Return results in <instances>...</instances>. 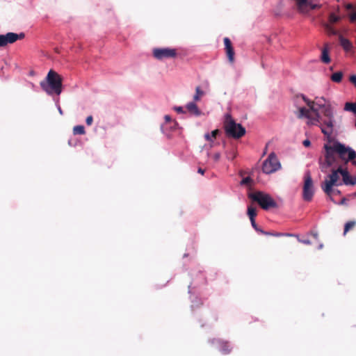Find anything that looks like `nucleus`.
I'll list each match as a JSON object with an SVG mask.
<instances>
[{"label": "nucleus", "mask_w": 356, "mask_h": 356, "mask_svg": "<svg viewBox=\"0 0 356 356\" xmlns=\"http://www.w3.org/2000/svg\"><path fill=\"white\" fill-rule=\"evenodd\" d=\"M335 191L333 193L332 196L335 194H339L340 191L339 190L334 189Z\"/></svg>", "instance_id": "41"}, {"label": "nucleus", "mask_w": 356, "mask_h": 356, "mask_svg": "<svg viewBox=\"0 0 356 356\" xmlns=\"http://www.w3.org/2000/svg\"><path fill=\"white\" fill-rule=\"evenodd\" d=\"M281 168V164L275 153H270L264 161L262 171L266 174H271Z\"/></svg>", "instance_id": "7"}, {"label": "nucleus", "mask_w": 356, "mask_h": 356, "mask_svg": "<svg viewBox=\"0 0 356 356\" xmlns=\"http://www.w3.org/2000/svg\"><path fill=\"white\" fill-rule=\"evenodd\" d=\"M174 127L173 128L175 129V127L178 126V124L176 121H173Z\"/></svg>", "instance_id": "43"}, {"label": "nucleus", "mask_w": 356, "mask_h": 356, "mask_svg": "<svg viewBox=\"0 0 356 356\" xmlns=\"http://www.w3.org/2000/svg\"><path fill=\"white\" fill-rule=\"evenodd\" d=\"M352 164H353V165L356 166V160H355V159H353V160H352Z\"/></svg>", "instance_id": "44"}, {"label": "nucleus", "mask_w": 356, "mask_h": 356, "mask_svg": "<svg viewBox=\"0 0 356 356\" xmlns=\"http://www.w3.org/2000/svg\"><path fill=\"white\" fill-rule=\"evenodd\" d=\"M62 77L55 71L51 70L45 81L40 82V87L48 95L53 93L59 95L62 92Z\"/></svg>", "instance_id": "4"}, {"label": "nucleus", "mask_w": 356, "mask_h": 356, "mask_svg": "<svg viewBox=\"0 0 356 356\" xmlns=\"http://www.w3.org/2000/svg\"><path fill=\"white\" fill-rule=\"evenodd\" d=\"M313 239H315V240L318 241L317 235L316 234H314V233H313Z\"/></svg>", "instance_id": "42"}, {"label": "nucleus", "mask_w": 356, "mask_h": 356, "mask_svg": "<svg viewBox=\"0 0 356 356\" xmlns=\"http://www.w3.org/2000/svg\"><path fill=\"white\" fill-rule=\"evenodd\" d=\"M322 169L324 171L328 170L331 171V174L327 177L328 179H326L322 184V188L326 195L332 200V194L335 191L332 187L342 185L343 183V172L348 170L341 166V164L327 165L325 161L322 163Z\"/></svg>", "instance_id": "3"}, {"label": "nucleus", "mask_w": 356, "mask_h": 356, "mask_svg": "<svg viewBox=\"0 0 356 356\" xmlns=\"http://www.w3.org/2000/svg\"><path fill=\"white\" fill-rule=\"evenodd\" d=\"M25 37L24 33L19 34L9 32L5 35H0V47H3L8 44H13L18 40H22Z\"/></svg>", "instance_id": "10"}, {"label": "nucleus", "mask_w": 356, "mask_h": 356, "mask_svg": "<svg viewBox=\"0 0 356 356\" xmlns=\"http://www.w3.org/2000/svg\"><path fill=\"white\" fill-rule=\"evenodd\" d=\"M236 156V152L232 149L227 153V158L229 160H233Z\"/></svg>", "instance_id": "28"}, {"label": "nucleus", "mask_w": 356, "mask_h": 356, "mask_svg": "<svg viewBox=\"0 0 356 356\" xmlns=\"http://www.w3.org/2000/svg\"><path fill=\"white\" fill-rule=\"evenodd\" d=\"M302 144L305 147H309L311 144V142H310L309 139L307 138L302 142Z\"/></svg>", "instance_id": "35"}, {"label": "nucleus", "mask_w": 356, "mask_h": 356, "mask_svg": "<svg viewBox=\"0 0 356 356\" xmlns=\"http://www.w3.org/2000/svg\"><path fill=\"white\" fill-rule=\"evenodd\" d=\"M248 215L250 218V220L255 218V217L257 216L256 209L254 207H253L252 206H249L248 207Z\"/></svg>", "instance_id": "23"}, {"label": "nucleus", "mask_w": 356, "mask_h": 356, "mask_svg": "<svg viewBox=\"0 0 356 356\" xmlns=\"http://www.w3.org/2000/svg\"><path fill=\"white\" fill-rule=\"evenodd\" d=\"M355 225H356V222L353 221V220L348 221V222H346L344 226L343 234H346L349 230L353 229L355 226Z\"/></svg>", "instance_id": "24"}, {"label": "nucleus", "mask_w": 356, "mask_h": 356, "mask_svg": "<svg viewBox=\"0 0 356 356\" xmlns=\"http://www.w3.org/2000/svg\"><path fill=\"white\" fill-rule=\"evenodd\" d=\"M344 200H345V199H343L341 201V203H344Z\"/></svg>", "instance_id": "46"}, {"label": "nucleus", "mask_w": 356, "mask_h": 356, "mask_svg": "<svg viewBox=\"0 0 356 356\" xmlns=\"http://www.w3.org/2000/svg\"><path fill=\"white\" fill-rule=\"evenodd\" d=\"M346 8L347 10H352V9H353V8H354V7H353V4H351V3H348V4H346Z\"/></svg>", "instance_id": "38"}, {"label": "nucleus", "mask_w": 356, "mask_h": 356, "mask_svg": "<svg viewBox=\"0 0 356 356\" xmlns=\"http://www.w3.org/2000/svg\"><path fill=\"white\" fill-rule=\"evenodd\" d=\"M325 29H326L327 32L330 35H337V31L329 24L326 25Z\"/></svg>", "instance_id": "27"}, {"label": "nucleus", "mask_w": 356, "mask_h": 356, "mask_svg": "<svg viewBox=\"0 0 356 356\" xmlns=\"http://www.w3.org/2000/svg\"><path fill=\"white\" fill-rule=\"evenodd\" d=\"M164 118H165V122H167V123L172 122V119H171L170 116L168 115H165Z\"/></svg>", "instance_id": "36"}, {"label": "nucleus", "mask_w": 356, "mask_h": 356, "mask_svg": "<svg viewBox=\"0 0 356 356\" xmlns=\"http://www.w3.org/2000/svg\"><path fill=\"white\" fill-rule=\"evenodd\" d=\"M340 20V17L334 13H331L329 17V22L331 24L337 23Z\"/></svg>", "instance_id": "26"}, {"label": "nucleus", "mask_w": 356, "mask_h": 356, "mask_svg": "<svg viewBox=\"0 0 356 356\" xmlns=\"http://www.w3.org/2000/svg\"><path fill=\"white\" fill-rule=\"evenodd\" d=\"M224 127L227 136L235 139L245 134V129L241 124L236 123L229 115L226 116Z\"/></svg>", "instance_id": "6"}, {"label": "nucleus", "mask_w": 356, "mask_h": 356, "mask_svg": "<svg viewBox=\"0 0 356 356\" xmlns=\"http://www.w3.org/2000/svg\"><path fill=\"white\" fill-rule=\"evenodd\" d=\"M325 161L327 165L341 164L343 167L348 162L356 159V152L350 147L339 142L332 145H325Z\"/></svg>", "instance_id": "2"}, {"label": "nucleus", "mask_w": 356, "mask_h": 356, "mask_svg": "<svg viewBox=\"0 0 356 356\" xmlns=\"http://www.w3.org/2000/svg\"><path fill=\"white\" fill-rule=\"evenodd\" d=\"M343 78V73L341 72H337L333 73L331 76L330 79L335 83H340Z\"/></svg>", "instance_id": "20"}, {"label": "nucleus", "mask_w": 356, "mask_h": 356, "mask_svg": "<svg viewBox=\"0 0 356 356\" xmlns=\"http://www.w3.org/2000/svg\"><path fill=\"white\" fill-rule=\"evenodd\" d=\"M332 117V112L326 99L324 97H316L313 100V125L318 126L329 140L333 132Z\"/></svg>", "instance_id": "1"}, {"label": "nucleus", "mask_w": 356, "mask_h": 356, "mask_svg": "<svg viewBox=\"0 0 356 356\" xmlns=\"http://www.w3.org/2000/svg\"><path fill=\"white\" fill-rule=\"evenodd\" d=\"M321 60L323 63H329L330 62V57L329 55L328 44H325L324 47L321 49Z\"/></svg>", "instance_id": "16"}, {"label": "nucleus", "mask_w": 356, "mask_h": 356, "mask_svg": "<svg viewBox=\"0 0 356 356\" xmlns=\"http://www.w3.org/2000/svg\"><path fill=\"white\" fill-rule=\"evenodd\" d=\"M349 81L351 83H353L356 88V74H352L349 77Z\"/></svg>", "instance_id": "30"}, {"label": "nucleus", "mask_w": 356, "mask_h": 356, "mask_svg": "<svg viewBox=\"0 0 356 356\" xmlns=\"http://www.w3.org/2000/svg\"><path fill=\"white\" fill-rule=\"evenodd\" d=\"M251 181H252L251 178L249 177H245V178H243L242 179L241 184H246V185H248V184H250L251 183Z\"/></svg>", "instance_id": "29"}, {"label": "nucleus", "mask_w": 356, "mask_h": 356, "mask_svg": "<svg viewBox=\"0 0 356 356\" xmlns=\"http://www.w3.org/2000/svg\"><path fill=\"white\" fill-rule=\"evenodd\" d=\"M187 111L193 115L198 117L202 115V111L199 109L195 102H189L186 104Z\"/></svg>", "instance_id": "15"}, {"label": "nucleus", "mask_w": 356, "mask_h": 356, "mask_svg": "<svg viewBox=\"0 0 356 356\" xmlns=\"http://www.w3.org/2000/svg\"><path fill=\"white\" fill-rule=\"evenodd\" d=\"M204 95V91H202L200 86H197L195 88V94L193 96V100L195 102H198L200 100L201 97Z\"/></svg>", "instance_id": "21"}, {"label": "nucleus", "mask_w": 356, "mask_h": 356, "mask_svg": "<svg viewBox=\"0 0 356 356\" xmlns=\"http://www.w3.org/2000/svg\"><path fill=\"white\" fill-rule=\"evenodd\" d=\"M339 42L341 46L346 51H350L353 48V44L350 41L345 38H343L341 35L339 37Z\"/></svg>", "instance_id": "17"}, {"label": "nucleus", "mask_w": 356, "mask_h": 356, "mask_svg": "<svg viewBox=\"0 0 356 356\" xmlns=\"http://www.w3.org/2000/svg\"><path fill=\"white\" fill-rule=\"evenodd\" d=\"M198 173H200L201 175H204V172L205 170L201 168H198V170H197Z\"/></svg>", "instance_id": "39"}, {"label": "nucleus", "mask_w": 356, "mask_h": 356, "mask_svg": "<svg viewBox=\"0 0 356 356\" xmlns=\"http://www.w3.org/2000/svg\"><path fill=\"white\" fill-rule=\"evenodd\" d=\"M350 22H356V11L353 13H352L350 15Z\"/></svg>", "instance_id": "33"}, {"label": "nucleus", "mask_w": 356, "mask_h": 356, "mask_svg": "<svg viewBox=\"0 0 356 356\" xmlns=\"http://www.w3.org/2000/svg\"><path fill=\"white\" fill-rule=\"evenodd\" d=\"M218 134H219V130L215 129V130L212 131L211 134H209V133L205 134L204 138L207 140L212 142V141H213L214 139H216V138Z\"/></svg>", "instance_id": "19"}, {"label": "nucleus", "mask_w": 356, "mask_h": 356, "mask_svg": "<svg viewBox=\"0 0 356 356\" xmlns=\"http://www.w3.org/2000/svg\"><path fill=\"white\" fill-rule=\"evenodd\" d=\"M300 241L304 243V244H307V245H309L310 244V240L309 238H306V239H302V240H300Z\"/></svg>", "instance_id": "37"}, {"label": "nucleus", "mask_w": 356, "mask_h": 356, "mask_svg": "<svg viewBox=\"0 0 356 356\" xmlns=\"http://www.w3.org/2000/svg\"><path fill=\"white\" fill-rule=\"evenodd\" d=\"M302 198L305 201L312 200V177L309 170L304 177Z\"/></svg>", "instance_id": "11"}, {"label": "nucleus", "mask_w": 356, "mask_h": 356, "mask_svg": "<svg viewBox=\"0 0 356 356\" xmlns=\"http://www.w3.org/2000/svg\"><path fill=\"white\" fill-rule=\"evenodd\" d=\"M343 184L346 185H351L354 186L356 185V176L351 177L348 172H343Z\"/></svg>", "instance_id": "18"}, {"label": "nucleus", "mask_w": 356, "mask_h": 356, "mask_svg": "<svg viewBox=\"0 0 356 356\" xmlns=\"http://www.w3.org/2000/svg\"><path fill=\"white\" fill-rule=\"evenodd\" d=\"M355 127H356V122H355Z\"/></svg>", "instance_id": "47"}, {"label": "nucleus", "mask_w": 356, "mask_h": 356, "mask_svg": "<svg viewBox=\"0 0 356 356\" xmlns=\"http://www.w3.org/2000/svg\"><path fill=\"white\" fill-rule=\"evenodd\" d=\"M85 128L83 125H77L74 127L73 128V134L76 135H83L85 134Z\"/></svg>", "instance_id": "22"}, {"label": "nucleus", "mask_w": 356, "mask_h": 356, "mask_svg": "<svg viewBox=\"0 0 356 356\" xmlns=\"http://www.w3.org/2000/svg\"><path fill=\"white\" fill-rule=\"evenodd\" d=\"M211 342L217 346L220 351L224 355L229 354L232 351V347L228 341L220 339H213Z\"/></svg>", "instance_id": "13"}, {"label": "nucleus", "mask_w": 356, "mask_h": 356, "mask_svg": "<svg viewBox=\"0 0 356 356\" xmlns=\"http://www.w3.org/2000/svg\"><path fill=\"white\" fill-rule=\"evenodd\" d=\"M225 49L227 57L231 63L234 61V50L231 40L228 38H224Z\"/></svg>", "instance_id": "14"}, {"label": "nucleus", "mask_w": 356, "mask_h": 356, "mask_svg": "<svg viewBox=\"0 0 356 356\" xmlns=\"http://www.w3.org/2000/svg\"><path fill=\"white\" fill-rule=\"evenodd\" d=\"M301 97L302 98V99L304 101H305L307 102V104L309 106V108H307L305 107H300L298 112V118H306L307 120V124H309L312 121V118H311V116H312V113H311L312 104H311L312 103L309 99L306 100L303 95H301Z\"/></svg>", "instance_id": "12"}, {"label": "nucleus", "mask_w": 356, "mask_h": 356, "mask_svg": "<svg viewBox=\"0 0 356 356\" xmlns=\"http://www.w3.org/2000/svg\"><path fill=\"white\" fill-rule=\"evenodd\" d=\"M92 122L93 118L92 115H89L86 118V122L87 125L90 126L92 124Z\"/></svg>", "instance_id": "31"}, {"label": "nucleus", "mask_w": 356, "mask_h": 356, "mask_svg": "<svg viewBox=\"0 0 356 356\" xmlns=\"http://www.w3.org/2000/svg\"><path fill=\"white\" fill-rule=\"evenodd\" d=\"M317 7H318L317 5L313 3V6H312L313 10H314Z\"/></svg>", "instance_id": "45"}, {"label": "nucleus", "mask_w": 356, "mask_h": 356, "mask_svg": "<svg viewBox=\"0 0 356 356\" xmlns=\"http://www.w3.org/2000/svg\"><path fill=\"white\" fill-rule=\"evenodd\" d=\"M175 110L179 113H184L185 111H184L181 106H176L175 107Z\"/></svg>", "instance_id": "34"}, {"label": "nucleus", "mask_w": 356, "mask_h": 356, "mask_svg": "<svg viewBox=\"0 0 356 356\" xmlns=\"http://www.w3.org/2000/svg\"><path fill=\"white\" fill-rule=\"evenodd\" d=\"M250 222H251V224H252V226L254 227V229L257 231V232H261V234H266V235H270V234L268 233V232H264L260 229H259L257 225L256 224V222H255V218L254 219H250Z\"/></svg>", "instance_id": "25"}, {"label": "nucleus", "mask_w": 356, "mask_h": 356, "mask_svg": "<svg viewBox=\"0 0 356 356\" xmlns=\"http://www.w3.org/2000/svg\"><path fill=\"white\" fill-rule=\"evenodd\" d=\"M249 197L253 201L257 202L260 207L264 210H269L270 209H276L278 207L275 200L268 193L262 191H256L250 193Z\"/></svg>", "instance_id": "5"}, {"label": "nucleus", "mask_w": 356, "mask_h": 356, "mask_svg": "<svg viewBox=\"0 0 356 356\" xmlns=\"http://www.w3.org/2000/svg\"><path fill=\"white\" fill-rule=\"evenodd\" d=\"M292 8L302 15H309L312 10V2L309 0H289Z\"/></svg>", "instance_id": "9"}, {"label": "nucleus", "mask_w": 356, "mask_h": 356, "mask_svg": "<svg viewBox=\"0 0 356 356\" xmlns=\"http://www.w3.org/2000/svg\"><path fill=\"white\" fill-rule=\"evenodd\" d=\"M323 247V245L318 241V249L321 250Z\"/></svg>", "instance_id": "40"}, {"label": "nucleus", "mask_w": 356, "mask_h": 356, "mask_svg": "<svg viewBox=\"0 0 356 356\" xmlns=\"http://www.w3.org/2000/svg\"><path fill=\"white\" fill-rule=\"evenodd\" d=\"M152 55L154 58L159 60L168 58H175L177 56V50L176 49L170 47H157L153 49Z\"/></svg>", "instance_id": "8"}, {"label": "nucleus", "mask_w": 356, "mask_h": 356, "mask_svg": "<svg viewBox=\"0 0 356 356\" xmlns=\"http://www.w3.org/2000/svg\"><path fill=\"white\" fill-rule=\"evenodd\" d=\"M220 156H221L219 152H216L213 154V159L214 161L218 162L220 160Z\"/></svg>", "instance_id": "32"}]
</instances>
